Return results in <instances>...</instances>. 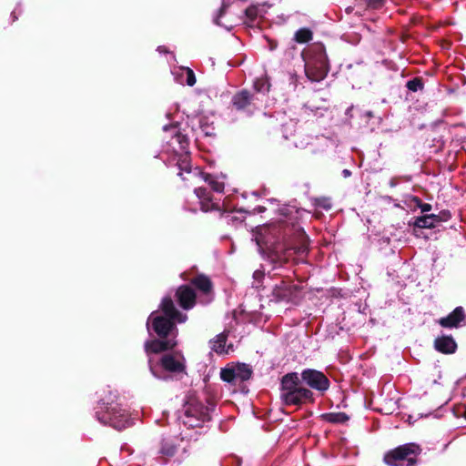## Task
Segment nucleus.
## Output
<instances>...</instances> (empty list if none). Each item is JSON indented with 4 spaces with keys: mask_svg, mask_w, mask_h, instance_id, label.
I'll list each match as a JSON object with an SVG mask.
<instances>
[{
    "mask_svg": "<svg viewBox=\"0 0 466 466\" xmlns=\"http://www.w3.org/2000/svg\"><path fill=\"white\" fill-rule=\"evenodd\" d=\"M161 312H153L147 320V328L149 323L159 337H166L176 330V322L183 323L187 319V315L179 313L170 298L163 299L161 302Z\"/></svg>",
    "mask_w": 466,
    "mask_h": 466,
    "instance_id": "nucleus-1",
    "label": "nucleus"
},
{
    "mask_svg": "<svg viewBox=\"0 0 466 466\" xmlns=\"http://www.w3.org/2000/svg\"><path fill=\"white\" fill-rule=\"evenodd\" d=\"M280 397L288 405H298L306 400H312V392L300 386L298 373L293 372L282 378Z\"/></svg>",
    "mask_w": 466,
    "mask_h": 466,
    "instance_id": "nucleus-2",
    "label": "nucleus"
},
{
    "mask_svg": "<svg viewBox=\"0 0 466 466\" xmlns=\"http://www.w3.org/2000/svg\"><path fill=\"white\" fill-rule=\"evenodd\" d=\"M184 357L179 352L167 353L162 356L159 362H154L150 358L148 365L152 375L158 380H165L164 371L181 372L185 368Z\"/></svg>",
    "mask_w": 466,
    "mask_h": 466,
    "instance_id": "nucleus-3",
    "label": "nucleus"
},
{
    "mask_svg": "<svg viewBox=\"0 0 466 466\" xmlns=\"http://www.w3.org/2000/svg\"><path fill=\"white\" fill-rule=\"evenodd\" d=\"M420 448L414 443L401 445L389 451L385 457V462L390 466H413L414 456L420 453Z\"/></svg>",
    "mask_w": 466,
    "mask_h": 466,
    "instance_id": "nucleus-4",
    "label": "nucleus"
},
{
    "mask_svg": "<svg viewBox=\"0 0 466 466\" xmlns=\"http://www.w3.org/2000/svg\"><path fill=\"white\" fill-rule=\"evenodd\" d=\"M97 419L104 424H110L112 427L122 430L131 424L127 411L117 405H110L96 411Z\"/></svg>",
    "mask_w": 466,
    "mask_h": 466,
    "instance_id": "nucleus-5",
    "label": "nucleus"
},
{
    "mask_svg": "<svg viewBox=\"0 0 466 466\" xmlns=\"http://www.w3.org/2000/svg\"><path fill=\"white\" fill-rule=\"evenodd\" d=\"M305 70L311 81L322 80L329 71L328 58L325 51L319 47L314 56L306 61Z\"/></svg>",
    "mask_w": 466,
    "mask_h": 466,
    "instance_id": "nucleus-6",
    "label": "nucleus"
},
{
    "mask_svg": "<svg viewBox=\"0 0 466 466\" xmlns=\"http://www.w3.org/2000/svg\"><path fill=\"white\" fill-rule=\"evenodd\" d=\"M165 132H171L172 137L169 141L170 147L176 151L179 152L181 156V159L179 160L178 167L180 170H184L187 173L190 172V168L188 167V161L187 156V139L186 136L179 133L177 127L176 126H165Z\"/></svg>",
    "mask_w": 466,
    "mask_h": 466,
    "instance_id": "nucleus-7",
    "label": "nucleus"
},
{
    "mask_svg": "<svg viewBox=\"0 0 466 466\" xmlns=\"http://www.w3.org/2000/svg\"><path fill=\"white\" fill-rule=\"evenodd\" d=\"M251 373V369L247 364L231 363L221 370L220 377L224 381L236 384L248 380Z\"/></svg>",
    "mask_w": 466,
    "mask_h": 466,
    "instance_id": "nucleus-8",
    "label": "nucleus"
},
{
    "mask_svg": "<svg viewBox=\"0 0 466 466\" xmlns=\"http://www.w3.org/2000/svg\"><path fill=\"white\" fill-rule=\"evenodd\" d=\"M301 379L309 387L319 391H325L329 387L328 378L322 372L316 370H303L301 373Z\"/></svg>",
    "mask_w": 466,
    "mask_h": 466,
    "instance_id": "nucleus-9",
    "label": "nucleus"
},
{
    "mask_svg": "<svg viewBox=\"0 0 466 466\" xmlns=\"http://www.w3.org/2000/svg\"><path fill=\"white\" fill-rule=\"evenodd\" d=\"M195 411H198V407L186 408L183 423L189 428L199 427L202 423L209 420V414L208 411H200L199 417H194Z\"/></svg>",
    "mask_w": 466,
    "mask_h": 466,
    "instance_id": "nucleus-10",
    "label": "nucleus"
},
{
    "mask_svg": "<svg viewBox=\"0 0 466 466\" xmlns=\"http://www.w3.org/2000/svg\"><path fill=\"white\" fill-rule=\"evenodd\" d=\"M177 296L183 309H189L195 305L196 295L191 288L187 286L180 287L177 291Z\"/></svg>",
    "mask_w": 466,
    "mask_h": 466,
    "instance_id": "nucleus-11",
    "label": "nucleus"
},
{
    "mask_svg": "<svg viewBox=\"0 0 466 466\" xmlns=\"http://www.w3.org/2000/svg\"><path fill=\"white\" fill-rule=\"evenodd\" d=\"M463 319V309L461 307H458L447 317L440 319L439 323L444 328H457Z\"/></svg>",
    "mask_w": 466,
    "mask_h": 466,
    "instance_id": "nucleus-12",
    "label": "nucleus"
},
{
    "mask_svg": "<svg viewBox=\"0 0 466 466\" xmlns=\"http://www.w3.org/2000/svg\"><path fill=\"white\" fill-rule=\"evenodd\" d=\"M295 290V286H289L282 281L279 285L275 286L272 291V295L278 301L290 300L294 298Z\"/></svg>",
    "mask_w": 466,
    "mask_h": 466,
    "instance_id": "nucleus-13",
    "label": "nucleus"
},
{
    "mask_svg": "<svg viewBox=\"0 0 466 466\" xmlns=\"http://www.w3.org/2000/svg\"><path fill=\"white\" fill-rule=\"evenodd\" d=\"M177 345V341L174 339H167V340H151L147 341L145 344V349L147 353H157L168 349H172Z\"/></svg>",
    "mask_w": 466,
    "mask_h": 466,
    "instance_id": "nucleus-14",
    "label": "nucleus"
},
{
    "mask_svg": "<svg viewBox=\"0 0 466 466\" xmlns=\"http://www.w3.org/2000/svg\"><path fill=\"white\" fill-rule=\"evenodd\" d=\"M435 349L444 354H451L455 352L457 344L451 336L438 337L434 341Z\"/></svg>",
    "mask_w": 466,
    "mask_h": 466,
    "instance_id": "nucleus-15",
    "label": "nucleus"
},
{
    "mask_svg": "<svg viewBox=\"0 0 466 466\" xmlns=\"http://www.w3.org/2000/svg\"><path fill=\"white\" fill-rule=\"evenodd\" d=\"M227 335L221 333L218 335L214 339L210 340L211 350L218 354L229 353L231 347H226Z\"/></svg>",
    "mask_w": 466,
    "mask_h": 466,
    "instance_id": "nucleus-16",
    "label": "nucleus"
},
{
    "mask_svg": "<svg viewBox=\"0 0 466 466\" xmlns=\"http://www.w3.org/2000/svg\"><path fill=\"white\" fill-rule=\"evenodd\" d=\"M254 97L248 91H241L234 96L233 105L238 109H243L254 102Z\"/></svg>",
    "mask_w": 466,
    "mask_h": 466,
    "instance_id": "nucleus-17",
    "label": "nucleus"
},
{
    "mask_svg": "<svg viewBox=\"0 0 466 466\" xmlns=\"http://www.w3.org/2000/svg\"><path fill=\"white\" fill-rule=\"evenodd\" d=\"M440 221L437 215H425L416 218L415 225L422 228H431Z\"/></svg>",
    "mask_w": 466,
    "mask_h": 466,
    "instance_id": "nucleus-18",
    "label": "nucleus"
},
{
    "mask_svg": "<svg viewBox=\"0 0 466 466\" xmlns=\"http://www.w3.org/2000/svg\"><path fill=\"white\" fill-rule=\"evenodd\" d=\"M193 284L202 292L208 294L211 290L210 280L204 276H199L193 280Z\"/></svg>",
    "mask_w": 466,
    "mask_h": 466,
    "instance_id": "nucleus-19",
    "label": "nucleus"
},
{
    "mask_svg": "<svg viewBox=\"0 0 466 466\" xmlns=\"http://www.w3.org/2000/svg\"><path fill=\"white\" fill-rule=\"evenodd\" d=\"M181 78L178 80L181 84L186 83L189 86H192L196 83V77L193 71L187 67L181 68Z\"/></svg>",
    "mask_w": 466,
    "mask_h": 466,
    "instance_id": "nucleus-20",
    "label": "nucleus"
},
{
    "mask_svg": "<svg viewBox=\"0 0 466 466\" xmlns=\"http://www.w3.org/2000/svg\"><path fill=\"white\" fill-rule=\"evenodd\" d=\"M323 418L332 423H343L349 420V417L343 412H331L323 415Z\"/></svg>",
    "mask_w": 466,
    "mask_h": 466,
    "instance_id": "nucleus-21",
    "label": "nucleus"
},
{
    "mask_svg": "<svg viewBox=\"0 0 466 466\" xmlns=\"http://www.w3.org/2000/svg\"><path fill=\"white\" fill-rule=\"evenodd\" d=\"M312 38V33L310 30L306 28H301L298 30L295 34V40L298 43L303 44L307 43Z\"/></svg>",
    "mask_w": 466,
    "mask_h": 466,
    "instance_id": "nucleus-22",
    "label": "nucleus"
},
{
    "mask_svg": "<svg viewBox=\"0 0 466 466\" xmlns=\"http://www.w3.org/2000/svg\"><path fill=\"white\" fill-rule=\"evenodd\" d=\"M176 451H177V447L172 441H166L162 443V447L160 449L161 454L167 456V457H171L176 453Z\"/></svg>",
    "mask_w": 466,
    "mask_h": 466,
    "instance_id": "nucleus-23",
    "label": "nucleus"
},
{
    "mask_svg": "<svg viewBox=\"0 0 466 466\" xmlns=\"http://www.w3.org/2000/svg\"><path fill=\"white\" fill-rule=\"evenodd\" d=\"M206 181L211 186L213 190L217 192H222L224 189V182L220 181L218 177H213L211 176H207L205 178Z\"/></svg>",
    "mask_w": 466,
    "mask_h": 466,
    "instance_id": "nucleus-24",
    "label": "nucleus"
},
{
    "mask_svg": "<svg viewBox=\"0 0 466 466\" xmlns=\"http://www.w3.org/2000/svg\"><path fill=\"white\" fill-rule=\"evenodd\" d=\"M254 88L258 92H268L269 90V83L267 78H259L254 83Z\"/></svg>",
    "mask_w": 466,
    "mask_h": 466,
    "instance_id": "nucleus-25",
    "label": "nucleus"
},
{
    "mask_svg": "<svg viewBox=\"0 0 466 466\" xmlns=\"http://www.w3.org/2000/svg\"><path fill=\"white\" fill-rule=\"evenodd\" d=\"M407 86L410 90L417 91L419 88H420L421 84L419 80H411L407 83Z\"/></svg>",
    "mask_w": 466,
    "mask_h": 466,
    "instance_id": "nucleus-26",
    "label": "nucleus"
},
{
    "mask_svg": "<svg viewBox=\"0 0 466 466\" xmlns=\"http://www.w3.org/2000/svg\"><path fill=\"white\" fill-rule=\"evenodd\" d=\"M246 15L250 17V18H254L257 16L258 15V8L256 6H251V7H248L247 10H246Z\"/></svg>",
    "mask_w": 466,
    "mask_h": 466,
    "instance_id": "nucleus-27",
    "label": "nucleus"
},
{
    "mask_svg": "<svg viewBox=\"0 0 466 466\" xmlns=\"http://www.w3.org/2000/svg\"><path fill=\"white\" fill-rule=\"evenodd\" d=\"M369 6L378 8L382 5L383 0H366Z\"/></svg>",
    "mask_w": 466,
    "mask_h": 466,
    "instance_id": "nucleus-28",
    "label": "nucleus"
},
{
    "mask_svg": "<svg viewBox=\"0 0 466 466\" xmlns=\"http://www.w3.org/2000/svg\"><path fill=\"white\" fill-rule=\"evenodd\" d=\"M187 407H198V411L194 412V417H199L200 411H208L206 408H204L201 404H190Z\"/></svg>",
    "mask_w": 466,
    "mask_h": 466,
    "instance_id": "nucleus-29",
    "label": "nucleus"
},
{
    "mask_svg": "<svg viewBox=\"0 0 466 466\" xmlns=\"http://www.w3.org/2000/svg\"><path fill=\"white\" fill-rule=\"evenodd\" d=\"M195 192H196V194H197V196H198V198H204V197H205V195H206V189L201 188V187L197 188V189L195 190Z\"/></svg>",
    "mask_w": 466,
    "mask_h": 466,
    "instance_id": "nucleus-30",
    "label": "nucleus"
},
{
    "mask_svg": "<svg viewBox=\"0 0 466 466\" xmlns=\"http://www.w3.org/2000/svg\"><path fill=\"white\" fill-rule=\"evenodd\" d=\"M431 208V206L430 204H423L420 206V209L422 212H428Z\"/></svg>",
    "mask_w": 466,
    "mask_h": 466,
    "instance_id": "nucleus-31",
    "label": "nucleus"
},
{
    "mask_svg": "<svg viewBox=\"0 0 466 466\" xmlns=\"http://www.w3.org/2000/svg\"><path fill=\"white\" fill-rule=\"evenodd\" d=\"M202 209H203L204 211H208V210H209V209H210V208H209L208 205L206 206V204L202 203Z\"/></svg>",
    "mask_w": 466,
    "mask_h": 466,
    "instance_id": "nucleus-32",
    "label": "nucleus"
},
{
    "mask_svg": "<svg viewBox=\"0 0 466 466\" xmlns=\"http://www.w3.org/2000/svg\"><path fill=\"white\" fill-rule=\"evenodd\" d=\"M344 177H349L350 175V172L348 169L343 170Z\"/></svg>",
    "mask_w": 466,
    "mask_h": 466,
    "instance_id": "nucleus-33",
    "label": "nucleus"
},
{
    "mask_svg": "<svg viewBox=\"0 0 466 466\" xmlns=\"http://www.w3.org/2000/svg\"><path fill=\"white\" fill-rule=\"evenodd\" d=\"M158 51H159V52H164V51H165V50H164V47L159 46V47H158Z\"/></svg>",
    "mask_w": 466,
    "mask_h": 466,
    "instance_id": "nucleus-34",
    "label": "nucleus"
},
{
    "mask_svg": "<svg viewBox=\"0 0 466 466\" xmlns=\"http://www.w3.org/2000/svg\"><path fill=\"white\" fill-rule=\"evenodd\" d=\"M463 417L466 419V407H465L464 411H463Z\"/></svg>",
    "mask_w": 466,
    "mask_h": 466,
    "instance_id": "nucleus-35",
    "label": "nucleus"
},
{
    "mask_svg": "<svg viewBox=\"0 0 466 466\" xmlns=\"http://www.w3.org/2000/svg\"><path fill=\"white\" fill-rule=\"evenodd\" d=\"M258 245H260V240L257 238H256Z\"/></svg>",
    "mask_w": 466,
    "mask_h": 466,
    "instance_id": "nucleus-36",
    "label": "nucleus"
},
{
    "mask_svg": "<svg viewBox=\"0 0 466 466\" xmlns=\"http://www.w3.org/2000/svg\"><path fill=\"white\" fill-rule=\"evenodd\" d=\"M224 6L220 9V15L224 12Z\"/></svg>",
    "mask_w": 466,
    "mask_h": 466,
    "instance_id": "nucleus-37",
    "label": "nucleus"
}]
</instances>
